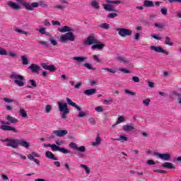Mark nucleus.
Segmentation results:
<instances>
[{
  "instance_id": "nucleus-64",
  "label": "nucleus",
  "mask_w": 181,
  "mask_h": 181,
  "mask_svg": "<svg viewBox=\"0 0 181 181\" xmlns=\"http://www.w3.org/2000/svg\"><path fill=\"white\" fill-rule=\"evenodd\" d=\"M147 165H149L150 166L152 165H156V163H155V161H153V160H148L146 161Z\"/></svg>"
},
{
  "instance_id": "nucleus-47",
  "label": "nucleus",
  "mask_w": 181,
  "mask_h": 181,
  "mask_svg": "<svg viewBox=\"0 0 181 181\" xmlns=\"http://www.w3.org/2000/svg\"><path fill=\"white\" fill-rule=\"evenodd\" d=\"M55 144L57 146H61V145H64L65 141L64 140H56Z\"/></svg>"
},
{
  "instance_id": "nucleus-23",
  "label": "nucleus",
  "mask_w": 181,
  "mask_h": 181,
  "mask_svg": "<svg viewBox=\"0 0 181 181\" xmlns=\"http://www.w3.org/2000/svg\"><path fill=\"white\" fill-rule=\"evenodd\" d=\"M59 32H61V33H66V32L70 33V32H74V29H71L70 27L65 25L62 28L58 29Z\"/></svg>"
},
{
  "instance_id": "nucleus-30",
  "label": "nucleus",
  "mask_w": 181,
  "mask_h": 181,
  "mask_svg": "<svg viewBox=\"0 0 181 181\" xmlns=\"http://www.w3.org/2000/svg\"><path fill=\"white\" fill-rule=\"evenodd\" d=\"M175 97H178V98H180L181 97V93L176 90L172 91L170 94V100H173Z\"/></svg>"
},
{
  "instance_id": "nucleus-14",
  "label": "nucleus",
  "mask_w": 181,
  "mask_h": 181,
  "mask_svg": "<svg viewBox=\"0 0 181 181\" xmlns=\"http://www.w3.org/2000/svg\"><path fill=\"white\" fill-rule=\"evenodd\" d=\"M150 49L153 50V52H156V53H163L164 54H166V56L169 55V52L163 49V48H162L161 47H156L154 45H151L150 47Z\"/></svg>"
},
{
  "instance_id": "nucleus-2",
  "label": "nucleus",
  "mask_w": 181,
  "mask_h": 181,
  "mask_svg": "<svg viewBox=\"0 0 181 181\" xmlns=\"http://www.w3.org/2000/svg\"><path fill=\"white\" fill-rule=\"evenodd\" d=\"M10 78L12 80H14L15 84H16L18 87H23V86L26 84V82H25L26 80L25 77H23L22 75L16 74V72H12L10 74Z\"/></svg>"
},
{
  "instance_id": "nucleus-56",
  "label": "nucleus",
  "mask_w": 181,
  "mask_h": 181,
  "mask_svg": "<svg viewBox=\"0 0 181 181\" xmlns=\"http://www.w3.org/2000/svg\"><path fill=\"white\" fill-rule=\"evenodd\" d=\"M88 122L91 124V125H95V119H94V117H90L88 119Z\"/></svg>"
},
{
  "instance_id": "nucleus-6",
  "label": "nucleus",
  "mask_w": 181,
  "mask_h": 181,
  "mask_svg": "<svg viewBox=\"0 0 181 181\" xmlns=\"http://www.w3.org/2000/svg\"><path fill=\"white\" fill-rule=\"evenodd\" d=\"M44 146L45 148H51L52 151H53L54 152L59 151V152H62V153H71V151H70V150H67L66 148L57 146H56V144H45Z\"/></svg>"
},
{
  "instance_id": "nucleus-34",
  "label": "nucleus",
  "mask_w": 181,
  "mask_h": 181,
  "mask_svg": "<svg viewBox=\"0 0 181 181\" xmlns=\"http://www.w3.org/2000/svg\"><path fill=\"white\" fill-rule=\"evenodd\" d=\"M91 6H93L94 8V9H96L97 11H98V9H100V4H98V1L94 0L92 1L91 3Z\"/></svg>"
},
{
  "instance_id": "nucleus-29",
  "label": "nucleus",
  "mask_w": 181,
  "mask_h": 181,
  "mask_svg": "<svg viewBox=\"0 0 181 181\" xmlns=\"http://www.w3.org/2000/svg\"><path fill=\"white\" fill-rule=\"evenodd\" d=\"M144 6L146 8H153V6H155V4H153V1L151 0H144Z\"/></svg>"
},
{
  "instance_id": "nucleus-13",
  "label": "nucleus",
  "mask_w": 181,
  "mask_h": 181,
  "mask_svg": "<svg viewBox=\"0 0 181 181\" xmlns=\"http://www.w3.org/2000/svg\"><path fill=\"white\" fill-rule=\"evenodd\" d=\"M40 155H39L37 153L33 151L30 154L28 155V158L30 160H33L36 163L37 165H40V161L39 160L35 158H39Z\"/></svg>"
},
{
  "instance_id": "nucleus-4",
  "label": "nucleus",
  "mask_w": 181,
  "mask_h": 181,
  "mask_svg": "<svg viewBox=\"0 0 181 181\" xmlns=\"http://www.w3.org/2000/svg\"><path fill=\"white\" fill-rule=\"evenodd\" d=\"M59 111L62 112L61 117L62 119H66L67 118V114L70 112V109L69 108V105H67L66 103H57Z\"/></svg>"
},
{
  "instance_id": "nucleus-20",
  "label": "nucleus",
  "mask_w": 181,
  "mask_h": 181,
  "mask_svg": "<svg viewBox=\"0 0 181 181\" xmlns=\"http://www.w3.org/2000/svg\"><path fill=\"white\" fill-rule=\"evenodd\" d=\"M18 146H23V148H25L28 149L30 146V143L23 140V139H18Z\"/></svg>"
},
{
  "instance_id": "nucleus-36",
  "label": "nucleus",
  "mask_w": 181,
  "mask_h": 181,
  "mask_svg": "<svg viewBox=\"0 0 181 181\" xmlns=\"http://www.w3.org/2000/svg\"><path fill=\"white\" fill-rule=\"evenodd\" d=\"M154 26L158 29H164L166 27V23H155Z\"/></svg>"
},
{
  "instance_id": "nucleus-15",
  "label": "nucleus",
  "mask_w": 181,
  "mask_h": 181,
  "mask_svg": "<svg viewBox=\"0 0 181 181\" xmlns=\"http://www.w3.org/2000/svg\"><path fill=\"white\" fill-rule=\"evenodd\" d=\"M154 155L158 156V158L163 159V160H170V159H172V156L169 153H159L158 152H154Z\"/></svg>"
},
{
  "instance_id": "nucleus-39",
  "label": "nucleus",
  "mask_w": 181,
  "mask_h": 181,
  "mask_svg": "<svg viewBox=\"0 0 181 181\" xmlns=\"http://www.w3.org/2000/svg\"><path fill=\"white\" fill-rule=\"evenodd\" d=\"M15 32H17V33H20L21 35H28L29 33L28 32H26V31H24L23 30L21 29V28H15Z\"/></svg>"
},
{
  "instance_id": "nucleus-21",
  "label": "nucleus",
  "mask_w": 181,
  "mask_h": 181,
  "mask_svg": "<svg viewBox=\"0 0 181 181\" xmlns=\"http://www.w3.org/2000/svg\"><path fill=\"white\" fill-rule=\"evenodd\" d=\"M72 60L76 62L78 64H80V63H83L87 60V57H72Z\"/></svg>"
},
{
  "instance_id": "nucleus-50",
  "label": "nucleus",
  "mask_w": 181,
  "mask_h": 181,
  "mask_svg": "<svg viewBox=\"0 0 181 181\" xmlns=\"http://www.w3.org/2000/svg\"><path fill=\"white\" fill-rule=\"evenodd\" d=\"M119 71H122V73H124L126 74L131 73V71H129V69H127L125 68H119Z\"/></svg>"
},
{
  "instance_id": "nucleus-62",
  "label": "nucleus",
  "mask_w": 181,
  "mask_h": 181,
  "mask_svg": "<svg viewBox=\"0 0 181 181\" xmlns=\"http://www.w3.org/2000/svg\"><path fill=\"white\" fill-rule=\"evenodd\" d=\"M170 4H181V0H168Z\"/></svg>"
},
{
  "instance_id": "nucleus-35",
  "label": "nucleus",
  "mask_w": 181,
  "mask_h": 181,
  "mask_svg": "<svg viewBox=\"0 0 181 181\" xmlns=\"http://www.w3.org/2000/svg\"><path fill=\"white\" fill-rule=\"evenodd\" d=\"M80 167L82 168V169H83V170H85L86 175H90V170L88 165H86L84 164H81Z\"/></svg>"
},
{
  "instance_id": "nucleus-40",
  "label": "nucleus",
  "mask_w": 181,
  "mask_h": 181,
  "mask_svg": "<svg viewBox=\"0 0 181 181\" xmlns=\"http://www.w3.org/2000/svg\"><path fill=\"white\" fill-rule=\"evenodd\" d=\"M20 115L23 118H28V113H26V111H25V109H23V108L20 109Z\"/></svg>"
},
{
  "instance_id": "nucleus-27",
  "label": "nucleus",
  "mask_w": 181,
  "mask_h": 181,
  "mask_svg": "<svg viewBox=\"0 0 181 181\" xmlns=\"http://www.w3.org/2000/svg\"><path fill=\"white\" fill-rule=\"evenodd\" d=\"M105 46V45H104L103 43H96L91 46V49H93V50H95V49H98V50H103V49H104Z\"/></svg>"
},
{
  "instance_id": "nucleus-11",
  "label": "nucleus",
  "mask_w": 181,
  "mask_h": 181,
  "mask_svg": "<svg viewBox=\"0 0 181 181\" xmlns=\"http://www.w3.org/2000/svg\"><path fill=\"white\" fill-rule=\"evenodd\" d=\"M17 2H19L27 11H33V8H35L33 6V3L23 1V0H17Z\"/></svg>"
},
{
  "instance_id": "nucleus-43",
  "label": "nucleus",
  "mask_w": 181,
  "mask_h": 181,
  "mask_svg": "<svg viewBox=\"0 0 181 181\" xmlns=\"http://www.w3.org/2000/svg\"><path fill=\"white\" fill-rule=\"evenodd\" d=\"M103 104L105 105H110V104H112V98H108L103 101Z\"/></svg>"
},
{
  "instance_id": "nucleus-17",
  "label": "nucleus",
  "mask_w": 181,
  "mask_h": 181,
  "mask_svg": "<svg viewBox=\"0 0 181 181\" xmlns=\"http://www.w3.org/2000/svg\"><path fill=\"white\" fill-rule=\"evenodd\" d=\"M41 66L44 70H49V71H56V66L54 65H47L46 63H42Z\"/></svg>"
},
{
  "instance_id": "nucleus-49",
  "label": "nucleus",
  "mask_w": 181,
  "mask_h": 181,
  "mask_svg": "<svg viewBox=\"0 0 181 181\" xmlns=\"http://www.w3.org/2000/svg\"><path fill=\"white\" fill-rule=\"evenodd\" d=\"M151 103V99L146 98L143 100V104L146 105V107H149V104Z\"/></svg>"
},
{
  "instance_id": "nucleus-46",
  "label": "nucleus",
  "mask_w": 181,
  "mask_h": 181,
  "mask_svg": "<svg viewBox=\"0 0 181 181\" xmlns=\"http://www.w3.org/2000/svg\"><path fill=\"white\" fill-rule=\"evenodd\" d=\"M125 121V118L123 116H120L118 117L117 121L116 122V124H121V122H124Z\"/></svg>"
},
{
  "instance_id": "nucleus-63",
  "label": "nucleus",
  "mask_w": 181,
  "mask_h": 181,
  "mask_svg": "<svg viewBox=\"0 0 181 181\" xmlns=\"http://www.w3.org/2000/svg\"><path fill=\"white\" fill-rule=\"evenodd\" d=\"M160 12L162 13V15H168V8H161L160 9Z\"/></svg>"
},
{
  "instance_id": "nucleus-32",
  "label": "nucleus",
  "mask_w": 181,
  "mask_h": 181,
  "mask_svg": "<svg viewBox=\"0 0 181 181\" xmlns=\"http://www.w3.org/2000/svg\"><path fill=\"white\" fill-rule=\"evenodd\" d=\"M103 6L105 11H107L108 12H115L116 11L112 8V6H111V4H103Z\"/></svg>"
},
{
  "instance_id": "nucleus-41",
  "label": "nucleus",
  "mask_w": 181,
  "mask_h": 181,
  "mask_svg": "<svg viewBox=\"0 0 181 181\" xmlns=\"http://www.w3.org/2000/svg\"><path fill=\"white\" fill-rule=\"evenodd\" d=\"M39 33H41V35H45L46 36H49L50 35L49 32H46V28H42L40 29Z\"/></svg>"
},
{
  "instance_id": "nucleus-57",
  "label": "nucleus",
  "mask_w": 181,
  "mask_h": 181,
  "mask_svg": "<svg viewBox=\"0 0 181 181\" xmlns=\"http://www.w3.org/2000/svg\"><path fill=\"white\" fill-rule=\"evenodd\" d=\"M49 41L53 46H57V41L54 38H49Z\"/></svg>"
},
{
  "instance_id": "nucleus-3",
  "label": "nucleus",
  "mask_w": 181,
  "mask_h": 181,
  "mask_svg": "<svg viewBox=\"0 0 181 181\" xmlns=\"http://www.w3.org/2000/svg\"><path fill=\"white\" fill-rule=\"evenodd\" d=\"M69 146L72 149H74L75 151H77L78 152L77 153L78 158H80L81 159H84V158H86V154L82 153L83 152H86V146H81L78 147V146H77V144L74 142H71Z\"/></svg>"
},
{
  "instance_id": "nucleus-1",
  "label": "nucleus",
  "mask_w": 181,
  "mask_h": 181,
  "mask_svg": "<svg viewBox=\"0 0 181 181\" xmlns=\"http://www.w3.org/2000/svg\"><path fill=\"white\" fill-rule=\"evenodd\" d=\"M6 119L7 122H6L5 121L0 122L1 124H2V125L0 127L1 129H2L3 131H12V132H14V133L18 132V129H16V128L9 125H11V124H16L17 122H19V120H18V119L11 115H8L6 117Z\"/></svg>"
},
{
  "instance_id": "nucleus-55",
  "label": "nucleus",
  "mask_w": 181,
  "mask_h": 181,
  "mask_svg": "<svg viewBox=\"0 0 181 181\" xmlns=\"http://www.w3.org/2000/svg\"><path fill=\"white\" fill-rule=\"evenodd\" d=\"M28 83H30L32 87H37V84H36V82L33 79L29 80Z\"/></svg>"
},
{
  "instance_id": "nucleus-38",
  "label": "nucleus",
  "mask_w": 181,
  "mask_h": 181,
  "mask_svg": "<svg viewBox=\"0 0 181 181\" xmlns=\"http://www.w3.org/2000/svg\"><path fill=\"white\" fill-rule=\"evenodd\" d=\"M21 61H22L23 66H26V65L29 64V60H28V57H26V56H25V55L21 56Z\"/></svg>"
},
{
  "instance_id": "nucleus-59",
  "label": "nucleus",
  "mask_w": 181,
  "mask_h": 181,
  "mask_svg": "<svg viewBox=\"0 0 181 181\" xmlns=\"http://www.w3.org/2000/svg\"><path fill=\"white\" fill-rule=\"evenodd\" d=\"M40 45H42L45 47H49V42L46 41H40Z\"/></svg>"
},
{
  "instance_id": "nucleus-10",
  "label": "nucleus",
  "mask_w": 181,
  "mask_h": 181,
  "mask_svg": "<svg viewBox=\"0 0 181 181\" xmlns=\"http://www.w3.org/2000/svg\"><path fill=\"white\" fill-rule=\"evenodd\" d=\"M96 43H98V40H97L94 35H88L83 42L84 45H88L89 46H91V45H96Z\"/></svg>"
},
{
  "instance_id": "nucleus-16",
  "label": "nucleus",
  "mask_w": 181,
  "mask_h": 181,
  "mask_svg": "<svg viewBox=\"0 0 181 181\" xmlns=\"http://www.w3.org/2000/svg\"><path fill=\"white\" fill-rule=\"evenodd\" d=\"M52 134H54V136H57L58 138H62L63 136H66L69 132L67 130H54L52 132Z\"/></svg>"
},
{
  "instance_id": "nucleus-45",
  "label": "nucleus",
  "mask_w": 181,
  "mask_h": 181,
  "mask_svg": "<svg viewBox=\"0 0 181 181\" xmlns=\"http://www.w3.org/2000/svg\"><path fill=\"white\" fill-rule=\"evenodd\" d=\"M117 16H118V13H110L107 15V18H109V19H114V18H117Z\"/></svg>"
},
{
  "instance_id": "nucleus-33",
  "label": "nucleus",
  "mask_w": 181,
  "mask_h": 181,
  "mask_svg": "<svg viewBox=\"0 0 181 181\" xmlns=\"http://www.w3.org/2000/svg\"><path fill=\"white\" fill-rule=\"evenodd\" d=\"M112 139L113 140L114 139ZM114 141H120L121 142H127V141H128V137H127V136H124V135H120L119 138L115 139Z\"/></svg>"
},
{
  "instance_id": "nucleus-26",
  "label": "nucleus",
  "mask_w": 181,
  "mask_h": 181,
  "mask_svg": "<svg viewBox=\"0 0 181 181\" xmlns=\"http://www.w3.org/2000/svg\"><path fill=\"white\" fill-rule=\"evenodd\" d=\"M162 166L165 168V169H176V165L175 164L170 163V162H165L164 163Z\"/></svg>"
},
{
  "instance_id": "nucleus-54",
  "label": "nucleus",
  "mask_w": 181,
  "mask_h": 181,
  "mask_svg": "<svg viewBox=\"0 0 181 181\" xmlns=\"http://www.w3.org/2000/svg\"><path fill=\"white\" fill-rule=\"evenodd\" d=\"M93 58L94 59L95 61L97 62V63H103V61L98 57V56L93 55Z\"/></svg>"
},
{
  "instance_id": "nucleus-18",
  "label": "nucleus",
  "mask_w": 181,
  "mask_h": 181,
  "mask_svg": "<svg viewBox=\"0 0 181 181\" xmlns=\"http://www.w3.org/2000/svg\"><path fill=\"white\" fill-rule=\"evenodd\" d=\"M28 69L31 70L33 73H39L40 71V66L36 64H32Z\"/></svg>"
},
{
  "instance_id": "nucleus-8",
  "label": "nucleus",
  "mask_w": 181,
  "mask_h": 181,
  "mask_svg": "<svg viewBox=\"0 0 181 181\" xmlns=\"http://www.w3.org/2000/svg\"><path fill=\"white\" fill-rule=\"evenodd\" d=\"M2 142H6L7 144H6V146H10L11 148H13V149H16L18 146V139H6L1 140Z\"/></svg>"
},
{
  "instance_id": "nucleus-28",
  "label": "nucleus",
  "mask_w": 181,
  "mask_h": 181,
  "mask_svg": "<svg viewBox=\"0 0 181 181\" xmlns=\"http://www.w3.org/2000/svg\"><path fill=\"white\" fill-rule=\"evenodd\" d=\"M45 156L48 158V159H52V160H59V158L54 157V154L49 151L45 152Z\"/></svg>"
},
{
  "instance_id": "nucleus-31",
  "label": "nucleus",
  "mask_w": 181,
  "mask_h": 181,
  "mask_svg": "<svg viewBox=\"0 0 181 181\" xmlns=\"http://www.w3.org/2000/svg\"><path fill=\"white\" fill-rule=\"evenodd\" d=\"M124 131H134L135 127H134V124H126L122 127Z\"/></svg>"
},
{
  "instance_id": "nucleus-7",
  "label": "nucleus",
  "mask_w": 181,
  "mask_h": 181,
  "mask_svg": "<svg viewBox=\"0 0 181 181\" xmlns=\"http://www.w3.org/2000/svg\"><path fill=\"white\" fill-rule=\"evenodd\" d=\"M74 40H76V36H74L73 31L66 33L64 35H62L60 37V42H62V43H64L69 41L74 42Z\"/></svg>"
},
{
  "instance_id": "nucleus-53",
  "label": "nucleus",
  "mask_w": 181,
  "mask_h": 181,
  "mask_svg": "<svg viewBox=\"0 0 181 181\" xmlns=\"http://www.w3.org/2000/svg\"><path fill=\"white\" fill-rule=\"evenodd\" d=\"M50 111H52V105H47L45 106V112L47 114H49V112H50Z\"/></svg>"
},
{
  "instance_id": "nucleus-52",
  "label": "nucleus",
  "mask_w": 181,
  "mask_h": 181,
  "mask_svg": "<svg viewBox=\"0 0 181 181\" xmlns=\"http://www.w3.org/2000/svg\"><path fill=\"white\" fill-rule=\"evenodd\" d=\"M54 8H55V9H59L60 11H63L64 8H66V6H64V5H57V6H54Z\"/></svg>"
},
{
  "instance_id": "nucleus-61",
  "label": "nucleus",
  "mask_w": 181,
  "mask_h": 181,
  "mask_svg": "<svg viewBox=\"0 0 181 181\" xmlns=\"http://www.w3.org/2000/svg\"><path fill=\"white\" fill-rule=\"evenodd\" d=\"M124 93H126V94H130V95H135V92H132L131 90H129V89H125L124 90Z\"/></svg>"
},
{
  "instance_id": "nucleus-44",
  "label": "nucleus",
  "mask_w": 181,
  "mask_h": 181,
  "mask_svg": "<svg viewBox=\"0 0 181 181\" xmlns=\"http://www.w3.org/2000/svg\"><path fill=\"white\" fill-rule=\"evenodd\" d=\"M99 26L101 28V29H106V30H108V28H110V24L107 23H103L100 24Z\"/></svg>"
},
{
  "instance_id": "nucleus-5",
  "label": "nucleus",
  "mask_w": 181,
  "mask_h": 181,
  "mask_svg": "<svg viewBox=\"0 0 181 181\" xmlns=\"http://www.w3.org/2000/svg\"><path fill=\"white\" fill-rule=\"evenodd\" d=\"M66 103L69 105H71V107H74V108H76L78 111H79V114L78 115V118H84V117H87V115H88V113L86 112H81V107L77 105L76 103L71 101V99H70L69 98H66Z\"/></svg>"
},
{
  "instance_id": "nucleus-19",
  "label": "nucleus",
  "mask_w": 181,
  "mask_h": 181,
  "mask_svg": "<svg viewBox=\"0 0 181 181\" xmlns=\"http://www.w3.org/2000/svg\"><path fill=\"white\" fill-rule=\"evenodd\" d=\"M33 6L35 8H37L38 6H41L42 8H47L49 4L46 3V1H40L39 2H34Z\"/></svg>"
},
{
  "instance_id": "nucleus-37",
  "label": "nucleus",
  "mask_w": 181,
  "mask_h": 181,
  "mask_svg": "<svg viewBox=\"0 0 181 181\" xmlns=\"http://www.w3.org/2000/svg\"><path fill=\"white\" fill-rule=\"evenodd\" d=\"M83 67H86V69H88V70H92L93 71H95V68L93 67L91 64L85 63L83 64Z\"/></svg>"
},
{
  "instance_id": "nucleus-58",
  "label": "nucleus",
  "mask_w": 181,
  "mask_h": 181,
  "mask_svg": "<svg viewBox=\"0 0 181 181\" xmlns=\"http://www.w3.org/2000/svg\"><path fill=\"white\" fill-rule=\"evenodd\" d=\"M95 110L97 111V112H103L104 111V109L101 106L96 107Z\"/></svg>"
},
{
  "instance_id": "nucleus-42",
  "label": "nucleus",
  "mask_w": 181,
  "mask_h": 181,
  "mask_svg": "<svg viewBox=\"0 0 181 181\" xmlns=\"http://www.w3.org/2000/svg\"><path fill=\"white\" fill-rule=\"evenodd\" d=\"M165 45H168V46H173V42L170 41V38L169 37H165Z\"/></svg>"
},
{
  "instance_id": "nucleus-9",
  "label": "nucleus",
  "mask_w": 181,
  "mask_h": 181,
  "mask_svg": "<svg viewBox=\"0 0 181 181\" xmlns=\"http://www.w3.org/2000/svg\"><path fill=\"white\" fill-rule=\"evenodd\" d=\"M115 30L118 32V35H119L121 37H127V36H131L132 35V30L127 28H117Z\"/></svg>"
},
{
  "instance_id": "nucleus-24",
  "label": "nucleus",
  "mask_w": 181,
  "mask_h": 181,
  "mask_svg": "<svg viewBox=\"0 0 181 181\" xmlns=\"http://www.w3.org/2000/svg\"><path fill=\"white\" fill-rule=\"evenodd\" d=\"M7 5H8L10 8H12V9H14V11L21 9V6L13 1H8Z\"/></svg>"
},
{
  "instance_id": "nucleus-25",
  "label": "nucleus",
  "mask_w": 181,
  "mask_h": 181,
  "mask_svg": "<svg viewBox=\"0 0 181 181\" xmlns=\"http://www.w3.org/2000/svg\"><path fill=\"white\" fill-rule=\"evenodd\" d=\"M96 93H97V89L95 88H90L83 91V94L88 96L94 95V94H95Z\"/></svg>"
},
{
  "instance_id": "nucleus-60",
  "label": "nucleus",
  "mask_w": 181,
  "mask_h": 181,
  "mask_svg": "<svg viewBox=\"0 0 181 181\" xmlns=\"http://www.w3.org/2000/svg\"><path fill=\"white\" fill-rule=\"evenodd\" d=\"M132 81H134V83H139V81H140L139 77H138V76H133L132 78Z\"/></svg>"
},
{
  "instance_id": "nucleus-51",
  "label": "nucleus",
  "mask_w": 181,
  "mask_h": 181,
  "mask_svg": "<svg viewBox=\"0 0 181 181\" xmlns=\"http://www.w3.org/2000/svg\"><path fill=\"white\" fill-rule=\"evenodd\" d=\"M102 70H106V71H108L109 73H112L113 74H115V73H117V71L110 68H102Z\"/></svg>"
},
{
  "instance_id": "nucleus-22",
  "label": "nucleus",
  "mask_w": 181,
  "mask_h": 181,
  "mask_svg": "<svg viewBox=\"0 0 181 181\" xmlns=\"http://www.w3.org/2000/svg\"><path fill=\"white\" fill-rule=\"evenodd\" d=\"M103 141V139H101V136H100V134H98L95 138V141L92 142L93 146H98Z\"/></svg>"
},
{
  "instance_id": "nucleus-12",
  "label": "nucleus",
  "mask_w": 181,
  "mask_h": 181,
  "mask_svg": "<svg viewBox=\"0 0 181 181\" xmlns=\"http://www.w3.org/2000/svg\"><path fill=\"white\" fill-rule=\"evenodd\" d=\"M116 60L119 62V63H123V64H127V66L131 65V59L124 57V56H117L116 57Z\"/></svg>"
},
{
  "instance_id": "nucleus-48",
  "label": "nucleus",
  "mask_w": 181,
  "mask_h": 181,
  "mask_svg": "<svg viewBox=\"0 0 181 181\" xmlns=\"http://www.w3.org/2000/svg\"><path fill=\"white\" fill-rule=\"evenodd\" d=\"M0 55L1 56H8V52L4 48L0 47Z\"/></svg>"
}]
</instances>
